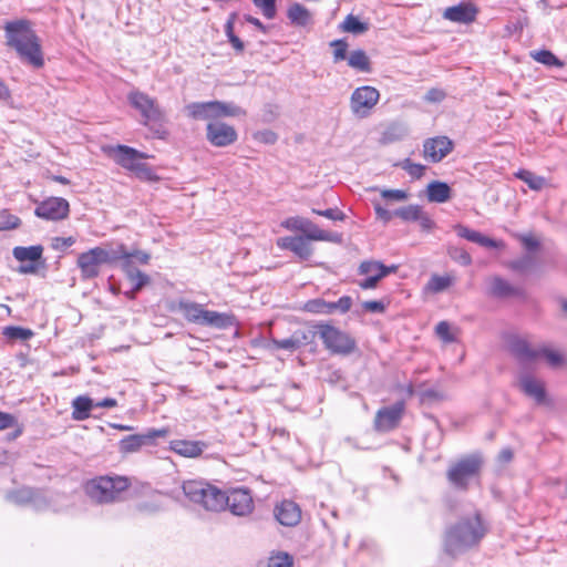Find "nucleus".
Masks as SVG:
<instances>
[{
  "label": "nucleus",
  "instance_id": "obj_1",
  "mask_svg": "<svg viewBox=\"0 0 567 567\" xmlns=\"http://www.w3.org/2000/svg\"><path fill=\"white\" fill-rule=\"evenodd\" d=\"M486 533L487 525L478 512L463 516L445 528L442 550L451 559H457L478 547Z\"/></svg>",
  "mask_w": 567,
  "mask_h": 567
},
{
  "label": "nucleus",
  "instance_id": "obj_2",
  "mask_svg": "<svg viewBox=\"0 0 567 567\" xmlns=\"http://www.w3.org/2000/svg\"><path fill=\"white\" fill-rule=\"evenodd\" d=\"M7 45L13 48L19 56L33 65L41 68L44 63L39 38L27 20L7 22L4 25Z\"/></svg>",
  "mask_w": 567,
  "mask_h": 567
},
{
  "label": "nucleus",
  "instance_id": "obj_3",
  "mask_svg": "<svg viewBox=\"0 0 567 567\" xmlns=\"http://www.w3.org/2000/svg\"><path fill=\"white\" fill-rule=\"evenodd\" d=\"M175 309L190 323L219 330L228 329L236 324L234 315L207 310L203 305L192 300H178Z\"/></svg>",
  "mask_w": 567,
  "mask_h": 567
},
{
  "label": "nucleus",
  "instance_id": "obj_4",
  "mask_svg": "<svg viewBox=\"0 0 567 567\" xmlns=\"http://www.w3.org/2000/svg\"><path fill=\"white\" fill-rule=\"evenodd\" d=\"M124 254L125 246L123 244L118 245L116 249L109 250L103 247H94L80 254L76 264L82 279L87 280L97 277L102 265L113 264Z\"/></svg>",
  "mask_w": 567,
  "mask_h": 567
},
{
  "label": "nucleus",
  "instance_id": "obj_5",
  "mask_svg": "<svg viewBox=\"0 0 567 567\" xmlns=\"http://www.w3.org/2000/svg\"><path fill=\"white\" fill-rule=\"evenodd\" d=\"M184 495L206 511H223V491L204 481H186L183 483Z\"/></svg>",
  "mask_w": 567,
  "mask_h": 567
},
{
  "label": "nucleus",
  "instance_id": "obj_6",
  "mask_svg": "<svg viewBox=\"0 0 567 567\" xmlns=\"http://www.w3.org/2000/svg\"><path fill=\"white\" fill-rule=\"evenodd\" d=\"M130 486L126 477L100 476L85 484L87 496L100 504L112 503L120 498L122 492Z\"/></svg>",
  "mask_w": 567,
  "mask_h": 567
},
{
  "label": "nucleus",
  "instance_id": "obj_7",
  "mask_svg": "<svg viewBox=\"0 0 567 567\" xmlns=\"http://www.w3.org/2000/svg\"><path fill=\"white\" fill-rule=\"evenodd\" d=\"M188 116L194 120H217L220 117H235L246 112L233 102L208 101L194 102L186 106Z\"/></svg>",
  "mask_w": 567,
  "mask_h": 567
},
{
  "label": "nucleus",
  "instance_id": "obj_8",
  "mask_svg": "<svg viewBox=\"0 0 567 567\" xmlns=\"http://www.w3.org/2000/svg\"><path fill=\"white\" fill-rule=\"evenodd\" d=\"M483 460L478 454H471L451 464L446 472L450 484L456 489L466 491L472 480L480 475Z\"/></svg>",
  "mask_w": 567,
  "mask_h": 567
},
{
  "label": "nucleus",
  "instance_id": "obj_9",
  "mask_svg": "<svg viewBox=\"0 0 567 567\" xmlns=\"http://www.w3.org/2000/svg\"><path fill=\"white\" fill-rule=\"evenodd\" d=\"M324 347L336 354H350L355 349V341L347 332L328 324L320 323L315 326Z\"/></svg>",
  "mask_w": 567,
  "mask_h": 567
},
{
  "label": "nucleus",
  "instance_id": "obj_10",
  "mask_svg": "<svg viewBox=\"0 0 567 567\" xmlns=\"http://www.w3.org/2000/svg\"><path fill=\"white\" fill-rule=\"evenodd\" d=\"M103 151L118 166L130 172H133L142 159L151 157L146 153L122 144L104 147Z\"/></svg>",
  "mask_w": 567,
  "mask_h": 567
},
{
  "label": "nucleus",
  "instance_id": "obj_11",
  "mask_svg": "<svg viewBox=\"0 0 567 567\" xmlns=\"http://www.w3.org/2000/svg\"><path fill=\"white\" fill-rule=\"evenodd\" d=\"M380 93L377 89L365 85L354 90L351 95L350 106L359 117H365L378 103Z\"/></svg>",
  "mask_w": 567,
  "mask_h": 567
},
{
  "label": "nucleus",
  "instance_id": "obj_12",
  "mask_svg": "<svg viewBox=\"0 0 567 567\" xmlns=\"http://www.w3.org/2000/svg\"><path fill=\"white\" fill-rule=\"evenodd\" d=\"M405 410L403 401L395 402L393 405L380 409L374 417V429L378 432H390L399 426Z\"/></svg>",
  "mask_w": 567,
  "mask_h": 567
},
{
  "label": "nucleus",
  "instance_id": "obj_13",
  "mask_svg": "<svg viewBox=\"0 0 567 567\" xmlns=\"http://www.w3.org/2000/svg\"><path fill=\"white\" fill-rule=\"evenodd\" d=\"M223 509L226 507L236 516H246L252 512L254 501L249 491L236 488L226 494L223 492Z\"/></svg>",
  "mask_w": 567,
  "mask_h": 567
},
{
  "label": "nucleus",
  "instance_id": "obj_14",
  "mask_svg": "<svg viewBox=\"0 0 567 567\" xmlns=\"http://www.w3.org/2000/svg\"><path fill=\"white\" fill-rule=\"evenodd\" d=\"M206 138L216 147H226L234 144L238 134L234 126L220 121H212L206 126Z\"/></svg>",
  "mask_w": 567,
  "mask_h": 567
},
{
  "label": "nucleus",
  "instance_id": "obj_15",
  "mask_svg": "<svg viewBox=\"0 0 567 567\" xmlns=\"http://www.w3.org/2000/svg\"><path fill=\"white\" fill-rule=\"evenodd\" d=\"M128 101L134 109L140 111L144 118V124L162 120V112L156 105L155 100L150 95L140 91H132L128 94Z\"/></svg>",
  "mask_w": 567,
  "mask_h": 567
},
{
  "label": "nucleus",
  "instance_id": "obj_16",
  "mask_svg": "<svg viewBox=\"0 0 567 567\" xmlns=\"http://www.w3.org/2000/svg\"><path fill=\"white\" fill-rule=\"evenodd\" d=\"M352 306V298L350 296H342L338 301H326L321 298L308 300L303 309L310 313L331 315V313H347Z\"/></svg>",
  "mask_w": 567,
  "mask_h": 567
},
{
  "label": "nucleus",
  "instance_id": "obj_17",
  "mask_svg": "<svg viewBox=\"0 0 567 567\" xmlns=\"http://www.w3.org/2000/svg\"><path fill=\"white\" fill-rule=\"evenodd\" d=\"M167 434V430H148L143 434H133L125 436L118 443V451L123 454L135 453L143 446L152 444L155 439L164 437Z\"/></svg>",
  "mask_w": 567,
  "mask_h": 567
},
{
  "label": "nucleus",
  "instance_id": "obj_18",
  "mask_svg": "<svg viewBox=\"0 0 567 567\" xmlns=\"http://www.w3.org/2000/svg\"><path fill=\"white\" fill-rule=\"evenodd\" d=\"M69 202L61 197H51L43 200L35 208V215L48 220H61L68 217Z\"/></svg>",
  "mask_w": 567,
  "mask_h": 567
},
{
  "label": "nucleus",
  "instance_id": "obj_19",
  "mask_svg": "<svg viewBox=\"0 0 567 567\" xmlns=\"http://www.w3.org/2000/svg\"><path fill=\"white\" fill-rule=\"evenodd\" d=\"M453 142L446 136L427 138L423 144V154L432 163H439L453 151Z\"/></svg>",
  "mask_w": 567,
  "mask_h": 567
},
{
  "label": "nucleus",
  "instance_id": "obj_20",
  "mask_svg": "<svg viewBox=\"0 0 567 567\" xmlns=\"http://www.w3.org/2000/svg\"><path fill=\"white\" fill-rule=\"evenodd\" d=\"M277 246L293 252L301 261L308 260L313 252L310 243L302 236L281 237L277 240Z\"/></svg>",
  "mask_w": 567,
  "mask_h": 567
},
{
  "label": "nucleus",
  "instance_id": "obj_21",
  "mask_svg": "<svg viewBox=\"0 0 567 567\" xmlns=\"http://www.w3.org/2000/svg\"><path fill=\"white\" fill-rule=\"evenodd\" d=\"M477 8L470 1H462L456 6L449 7L443 12L445 20L457 23H471L475 21Z\"/></svg>",
  "mask_w": 567,
  "mask_h": 567
},
{
  "label": "nucleus",
  "instance_id": "obj_22",
  "mask_svg": "<svg viewBox=\"0 0 567 567\" xmlns=\"http://www.w3.org/2000/svg\"><path fill=\"white\" fill-rule=\"evenodd\" d=\"M519 389L529 398L534 399L537 404H543L546 401V391L544 383L529 375L523 374L519 378Z\"/></svg>",
  "mask_w": 567,
  "mask_h": 567
},
{
  "label": "nucleus",
  "instance_id": "obj_23",
  "mask_svg": "<svg viewBox=\"0 0 567 567\" xmlns=\"http://www.w3.org/2000/svg\"><path fill=\"white\" fill-rule=\"evenodd\" d=\"M275 516L281 525L295 526L300 522L301 511L295 502L284 501L276 506Z\"/></svg>",
  "mask_w": 567,
  "mask_h": 567
},
{
  "label": "nucleus",
  "instance_id": "obj_24",
  "mask_svg": "<svg viewBox=\"0 0 567 567\" xmlns=\"http://www.w3.org/2000/svg\"><path fill=\"white\" fill-rule=\"evenodd\" d=\"M488 292L496 298L523 297L524 290L511 285L502 277L495 276L489 280Z\"/></svg>",
  "mask_w": 567,
  "mask_h": 567
},
{
  "label": "nucleus",
  "instance_id": "obj_25",
  "mask_svg": "<svg viewBox=\"0 0 567 567\" xmlns=\"http://www.w3.org/2000/svg\"><path fill=\"white\" fill-rule=\"evenodd\" d=\"M508 346L511 352L522 363L532 362L539 357L538 350L532 349L525 339L518 337L512 338Z\"/></svg>",
  "mask_w": 567,
  "mask_h": 567
},
{
  "label": "nucleus",
  "instance_id": "obj_26",
  "mask_svg": "<svg viewBox=\"0 0 567 567\" xmlns=\"http://www.w3.org/2000/svg\"><path fill=\"white\" fill-rule=\"evenodd\" d=\"M455 231L460 237L465 238L468 241L478 244L480 246H483V247H487V248L503 247V243L496 241L487 236H484L480 231L470 229L468 227L463 226V225H456Z\"/></svg>",
  "mask_w": 567,
  "mask_h": 567
},
{
  "label": "nucleus",
  "instance_id": "obj_27",
  "mask_svg": "<svg viewBox=\"0 0 567 567\" xmlns=\"http://www.w3.org/2000/svg\"><path fill=\"white\" fill-rule=\"evenodd\" d=\"M399 269L398 265L385 266L379 260H364L359 265V275L369 276H381L382 278L388 275L395 274Z\"/></svg>",
  "mask_w": 567,
  "mask_h": 567
},
{
  "label": "nucleus",
  "instance_id": "obj_28",
  "mask_svg": "<svg viewBox=\"0 0 567 567\" xmlns=\"http://www.w3.org/2000/svg\"><path fill=\"white\" fill-rule=\"evenodd\" d=\"M287 18L295 27L306 28L313 23L312 13L303 4L295 2L287 10Z\"/></svg>",
  "mask_w": 567,
  "mask_h": 567
},
{
  "label": "nucleus",
  "instance_id": "obj_29",
  "mask_svg": "<svg viewBox=\"0 0 567 567\" xmlns=\"http://www.w3.org/2000/svg\"><path fill=\"white\" fill-rule=\"evenodd\" d=\"M303 236L310 243V240H322V241H332L340 243L341 235L337 233H330L320 229L316 224L311 220L307 219L303 227Z\"/></svg>",
  "mask_w": 567,
  "mask_h": 567
},
{
  "label": "nucleus",
  "instance_id": "obj_30",
  "mask_svg": "<svg viewBox=\"0 0 567 567\" xmlns=\"http://www.w3.org/2000/svg\"><path fill=\"white\" fill-rule=\"evenodd\" d=\"M207 447V444L200 441L176 440L172 442V450L185 457H197Z\"/></svg>",
  "mask_w": 567,
  "mask_h": 567
},
{
  "label": "nucleus",
  "instance_id": "obj_31",
  "mask_svg": "<svg viewBox=\"0 0 567 567\" xmlns=\"http://www.w3.org/2000/svg\"><path fill=\"white\" fill-rule=\"evenodd\" d=\"M71 406L72 419L74 421H84L91 416V410L94 408V402L86 395H79L73 399Z\"/></svg>",
  "mask_w": 567,
  "mask_h": 567
},
{
  "label": "nucleus",
  "instance_id": "obj_32",
  "mask_svg": "<svg viewBox=\"0 0 567 567\" xmlns=\"http://www.w3.org/2000/svg\"><path fill=\"white\" fill-rule=\"evenodd\" d=\"M427 199L431 203H445L452 196L451 187L444 183L434 181L427 185Z\"/></svg>",
  "mask_w": 567,
  "mask_h": 567
},
{
  "label": "nucleus",
  "instance_id": "obj_33",
  "mask_svg": "<svg viewBox=\"0 0 567 567\" xmlns=\"http://www.w3.org/2000/svg\"><path fill=\"white\" fill-rule=\"evenodd\" d=\"M43 252V247L41 245L30 246V247H14L13 248V257L23 262V261H38L41 259Z\"/></svg>",
  "mask_w": 567,
  "mask_h": 567
},
{
  "label": "nucleus",
  "instance_id": "obj_34",
  "mask_svg": "<svg viewBox=\"0 0 567 567\" xmlns=\"http://www.w3.org/2000/svg\"><path fill=\"white\" fill-rule=\"evenodd\" d=\"M515 177L526 183L533 190H540L546 185V179L543 176H538L527 169H519L515 173Z\"/></svg>",
  "mask_w": 567,
  "mask_h": 567
},
{
  "label": "nucleus",
  "instance_id": "obj_35",
  "mask_svg": "<svg viewBox=\"0 0 567 567\" xmlns=\"http://www.w3.org/2000/svg\"><path fill=\"white\" fill-rule=\"evenodd\" d=\"M35 492L30 487H22L19 489L10 491L7 494V499L17 505H25L34 501Z\"/></svg>",
  "mask_w": 567,
  "mask_h": 567
},
{
  "label": "nucleus",
  "instance_id": "obj_36",
  "mask_svg": "<svg viewBox=\"0 0 567 567\" xmlns=\"http://www.w3.org/2000/svg\"><path fill=\"white\" fill-rule=\"evenodd\" d=\"M348 64L362 72L370 71V61L363 50L352 51L348 58Z\"/></svg>",
  "mask_w": 567,
  "mask_h": 567
},
{
  "label": "nucleus",
  "instance_id": "obj_37",
  "mask_svg": "<svg viewBox=\"0 0 567 567\" xmlns=\"http://www.w3.org/2000/svg\"><path fill=\"white\" fill-rule=\"evenodd\" d=\"M453 284V278L450 276L433 275L427 281L425 289L433 293H439L447 289Z\"/></svg>",
  "mask_w": 567,
  "mask_h": 567
},
{
  "label": "nucleus",
  "instance_id": "obj_38",
  "mask_svg": "<svg viewBox=\"0 0 567 567\" xmlns=\"http://www.w3.org/2000/svg\"><path fill=\"white\" fill-rule=\"evenodd\" d=\"M530 56L538 63H542L547 66H564V62L560 61L553 52L548 50L533 51L530 52Z\"/></svg>",
  "mask_w": 567,
  "mask_h": 567
},
{
  "label": "nucleus",
  "instance_id": "obj_39",
  "mask_svg": "<svg viewBox=\"0 0 567 567\" xmlns=\"http://www.w3.org/2000/svg\"><path fill=\"white\" fill-rule=\"evenodd\" d=\"M340 27L344 32L353 34H361L369 29L368 23L361 22L352 14H348Z\"/></svg>",
  "mask_w": 567,
  "mask_h": 567
},
{
  "label": "nucleus",
  "instance_id": "obj_40",
  "mask_svg": "<svg viewBox=\"0 0 567 567\" xmlns=\"http://www.w3.org/2000/svg\"><path fill=\"white\" fill-rule=\"evenodd\" d=\"M300 342L297 337L293 334L290 338L278 340V339H271L269 343L267 344V349L269 350H276V349H284L288 350L290 352L297 350L300 348Z\"/></svg>",
  "mask_w": 567,
  "mask_h": 567
},
{
  "label": "nucleus",
  "instance_id": "obj_41",
  "mask_svg": "<svg viewBox=\"0 0 567 567\" xmlns=\"http://www.w3.org/2000/svg\"><path fill=\"white\" fill-rule=\"evenodd\" d=\"M3 336L11 340H29L33 337L34 332L31 329L18 326H9L3 329Z\"/></svg>",
  "mask_w": 567,
  "mask_h": 567
},
{
  "label": "nucleus",
  "instance_id": "obj_42",
  "mask_svg": "<svg viewBox=\"0 0 567 567\" xmlns=\"http://www.w3.org/2000/svg\"><path fill=\"white\" fill-rule=\"evenodd\" d=\"M12 427L16 429L12 434V439L20 436L22 433V426L19 424L17 417L10 413L0 411V431Z\"/></svg>",
  "mask_w": 567,
  "mask_h": 567
},
{
  "label": "nucleus",
  "instance_id": "obj_43",
  "mask_svg": "<svg viewBox=\"0 0 567 567\" xmlns=\"http://www.w3.org/2000/svg\"><path fill=\"white\" fill-rule=\"evenodd\" d=\"M254 6L262 13L266 19H274L277 14V0H251Z\"/></svg>",
  "mask_w": 567,
  "mask_h": 567
},
{
  "label": "nucleus",
  "instance_id": "obj_44",
  "mask_svg": "<svg viewBox=\"0 0 567 567\" xmlns=\"http://www.w3.org/2000/svg\"><path fill=\"white\" fill-rule=\"evenodd\" d=\"M422 207L417 205H409L394 210V216L400 217L405 221H416L420 218Z\"/></svg>",
  "mask_w": 567,
  "mask_h": 567
},
{
  "label": "nucleus",
  "instance_id": "obj_45",
  "mask_svg": "<svg viewBox=\"0 0 567 567\" xmlns=\"http://www.w3.org/2000/svg\"><path fill=\"white\" fill-rule=\"evenodd\" d=\"M539 357H544L548 364L553 368H559L565 364V358L564 355L555 350L548 349V348H540L538 349Z\"/></svg>",
  "mask_w": 567,
  "mask_h": 567
},
{
  "label": "nucleus",
  "instance_id": "obj_46",
  "mask_svg": "<svg viewBox=\"0 0 567 567\" xmlns=\"http://www.w3.org/2000/svg\"><path fill=\"white\" fill-rule=\"evenodd\" d=\"M132 173L141 181L156 182L159 179L153 168L144 162H141Z\"/></svg>",
  "mask_w": 567,
  "mask_h": 567
},
{
  "label": "nucleus",
  "instance_id": "obj_47",
  "mask_svg": "<svg viewBox=\"0 0 567 567\" xmlns=\"http://www.w3.org/2000/svg\"><path fill=\"white\" fill-rule=\"evenodd\" d=\"M402 169H404L411 177L421 178L424 174L425 166L422 164L413 163L411 159L406 158L398 164Z\"/></svg>",
  "mask_w": 567,
  "mask_h": 567
},
{
  "label": "nucleus",
  "instance_id": "obj_48",
  "mask_svg": "<svg viewBox=\"0 0 567 567\" xmlns=\"http://www.w3.org/2000/svg\"><path fill=\"white\" fill-rule=\"evenodd\" d=\"M534 265V258L530 255H525L518 259L512 260L508 264V267L518 272H524L529 270Z\"/></svg>",
  "mask_w": 567,
  "mask_h": 567
},
{
  "label": "nucleus",
  "instance_id": "obj_49",
  "mask_svg": "<svg viewBox=\"0 0 567 567\" xmlns=\"http://www.w3.org/2000/svg\"><path fill=\"white\" fill-rule=\"evenodd\" d=\"M20 225V219L7 210L0 212V230L14 229Z\"/></svg>",
  "mask_w": 567,
  "mask_h": 567
},
{
  "label": "nucleus",
  "instance_id": "obj_50",
  "mask_svg": "<svg viewBox=\"0 0 567 567\" xmlns=\"http://www.w3.org/2000/svg\"><path fill=\"white\" fill-rule=\"evenodd\" d=\"M122 259V269L123 271L125 272L127 279H133V277H135L136 275H140L142 274L141 270H138L133 260L130 259V256H128V252L127 250L125 249V254L123 256H120L118 260Z\"/></svg>",
  "mask_w": 567,
  "mask_h": 567
},
{
  "label": "nucleus",
  "instance_id": "obj_51",
  "mask_svg": "<svg viewBox=\"0 0 567 567\" xmlns=\"http://www.w3.org/2000/svg\"><path fill=\"white\" fill-rule=\"evenodd\" d=\"M437 337L446 343L455 341V336L451 331V326L447 321H440L435 327Z\"/></svg>",
  "mask_w": 567,
  "mask_h": 567
},
{
  "label": "nucleus",
  "instance_id": "obj_52",
  "mask_svg": "<svg viewBox=\"0 0 567 567\" xmlns=\"http://www.w3.org/2000/svg\"><path fill=\"white\" fill-rule=\"evenodd\" d=\"M449 255L454 261L462 266H470L472 264L471 255L463 248H451Z\"/></svg>",
  "mask_w": 567,
  "mask_h": 567
},
{
  "label": "nucleus",
  "instance_id": "obj_53",
  "mask_svg": "<svg viewBox=\"0 0 567 567\" xmlns=\"http://www.w3.org/2000/svg\"><path fill=\"white\" fill-rule=\"evenodd\" d=\"M307 218L300 216H293L285 219L281 226L288 230L301 231L303 230Z\"/></svg>",
  "mask_w": 567,
  "mask_h": 567
},
{
  "label": "nucleus",
  "instance_id": "obj_54",
  "mask_svg": "<svg viewBox=\"0 0 567 567\" xmlns=\"http://www.w3.org/2000/svg\"><path fill=\"white\" fill-rule=\"evenodd\" d=\"M312 213L331 220H344L346 218V215L338 208H328L323 210L313 208Z\"/></svg>",
  "mask_w": 567,
  "mask_h": 567
},
{
  "label": "nucleus",
  "instance_id": "obj_55",
  "mask_svg": "<svg viewBox=\"0 0 567 567\" xmlns=\"http://www.w3.org/2000/svg\"><path fill=\"white\" fill-rule=\"evenodd\" d=\"M292 558L288 554H279L268 561V567H291Z\"/></svg>",
  "mask_w": 567,
  "mask_h": 567
},
{
  "label": "nucleus",
  "instance_id": "obj_56",
  "mask_svg": "<svg viewBox=\"0 0 567 567\" xmlns=\"http://www.w3.org/2000/svg\"><path fill=\"white\" fill-rule=\"evenodd\" d=\"M331 47L334 48L333 56H334V61L336 62L346 59L347 50H348V44H347L346 41H343V40H334V41L331 42Z\"/></svg>",
  "mask_w": 567,
  "mask_h": 567
},
{
  "label": "nucleus",
  "instance_id": "obj_57",
  "mask_svg": "<svg viewBox=\"0 0 567 567\" xmlns=\"http://www.w3.org/2000/svg\"><path fill=\"white\" fill-rule=\"evenodd\" d=\"M254 138L264 144H275L278 136L270 130L258 131L254 134Z\"/></svg>",
  "mask_w": 567,
  "mask_h": 567
},
{
  "label": "nucleus",
  "instance_id": "obj_58",
  "mask_svg": "<svg viewBox=\"0 0 567 567\" xmlns=\"http://www.w3.org/2000/svg\"><path fill=\"white\" fill-rule=\"evenodd\" d=\"M381 196L386 200L402 202L408 198V194L401 189H383Z\"/></svg>",
  "mask_w": 567,
  "mask_h": 567
},
{
  "label": "nucleus",
  "instance_id": "obj_59",
  "mask_svg": "<svg viewBox=\"0 0 567 567\" xmlns=\"http://www.w3.org/2000/svg\"><path fill=\"white\" fill-rule=\"evenodd\" d=\"M444 399V393L435 389H426L421 392V400L423 402L441 401Z\"/></svg>",
  "mask_w": 567,
  "mask_h": 567
},
{
  "label": "nucleus",
  "instance_id": "obj_60",
  "mask_svg": "<svg viewBox=\"0 0 567 567\" xmlns=\"http://www.w3.org/2000/svg\"><path fill=\"white\" fill-rule=\"evenodd\" d=\"M150 281H151L150 276L144 272L136 275L135 277H133V279H130V282L133 286V292L140 291L143 287L148 285Z\"/></svg>",
  "mask_w": 567,
  "mask_h": 567
},
{
  "label": "nucleus",
  "instance_id": "obj_61",
  "mask_svg": "<svg viewBox=\"0 0 567 567\" xmlns=\"http://www.w3.org/2000/svg\"><path fill=\"white\" fill-rule=\"evenodd\" d=\"M362 309L367 312L381 313L385 310V306L382 301L370 300L362 303Z\"/></svg>",
  "mask_w": 567,
  "mask_h": 567
},
{
  "label": "nucleus",
  "instance_id": "obj_62",
  "mask_svg": "<svg viewBox=\"0 0 567 567\" xmlns=\"http://www.w3.org/2000/svg\"><path fill=\"white\" fill-rule=\"evenodd\" d=\"M445 97V93L440 89H431L426 92L424 100L431 103L442 102Z\"/></svg>",
  "mask_w": 567,
  "mask_h": 567
},
{
  "label": "nucleus",
  "instance_id": "obj_63",
  "mask_svg": "<svg viewBox=\"0 0 567 567\" xmlns=\"http://www.w3.org/2000/svg\"><path fill=\"white\" fill-rule=\"evenodd\" d=\"M381 279H383L381 276H369L359 281L358 286L363 290L374 289Z\"/></svg>",
  "mask_w": 567,
  "mask_h": 567
},
{
  "label": "nucleus",
  "instance_id": "obj_64",
  "mask_svg": "<svg viewBox=\"0 0 567 567\" xmlns=\"http://www.w3.org/2000/svg\"><path fill=\"white\" fill-rule=\"evenodd\" d=\"M517 238L527 250H535L539 247V241L530 235H517Z\"/></svg>",
  "mask_w": 567,
  "mask_h": 567
}]
</instances>
